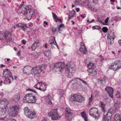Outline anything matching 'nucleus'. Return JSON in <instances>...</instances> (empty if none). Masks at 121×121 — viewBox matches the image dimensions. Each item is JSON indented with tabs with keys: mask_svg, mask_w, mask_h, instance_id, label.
I'll return each mask as SVG.
<instances>
[{
	"mask_svg": "<svg viewBox=\"0 0 121 121\" xmlns=\"http://www.w3.org/2000/svg\"><path fill=\"white\" fill-rule=\"evenodd\" d=\"M80 50L81 52H82L85 54H86L87 53V52L86 48L85 47V45L83 43H81Z\"/></svg>",
	"mask_w": 121,
	"mask_h": 121,
	"instance_id": "nucleus-16",
	"label": "nucleus"
},
{
	"mask_svg": "<svg viewBox=\"0 0 121 121\" xmlns=\"http://www.w3.org/2000/svg\"><path fill=\"white\" fill-rule=\"evenodd\" d=\"M100 56L101 57L100 58V61L101 62H102L104 60V58H103V57L101 55H100L99 56Z\"/></svg>",
	"mask_w": 121,
	"mask_h": 121,
	"instance_id": "nucleus-51",
	"label": "nucleus"
},
{
	"mask_svg": "<svg viewBox=\"0 0 121 121\" xmlns=\"http://www.w3.org/2000/svg\"><path fill=\"white\" fill-rule=\"evenodd\" d=\"M108 29L107 27H104L102 28V30L105 33H106L108 31Z\"/></svg>",
	"mask_w": 121,
	"mask_h": 121,
	"instance_id": "nucleus-38",
	"label": "nucleus"
},
{
	"mask_svg": "<svg viewBox=\"0 0 121 121\" xmlns=\"http://www.w3.org/2000/svg\"><path fill=\"white\" fill-rule=\"evenodd\" d=\"M121 67V61L120 60H116L112 63L109 66V69H112L115 71Z\"/></svg>",
	"mask_w": 121,
	"mask_h": 121,
	"instance_id": "nucleus-9",
	"label": "nucleus"
},
{
	"mask_svg": "<svg viewBox=\"0 0 121 121\" xmlns=\"http://www.w3.org/2000/svg\"><path fill=\"white\" fill-rule=\"evenodd\" d=\"M75 13L76 12L73 9L71 11H70L69 13L68 20L69 21L72 17H74L75 14Z\"/></svg>",
	"mask_w": 121,
	"mask_h": 121,
	"instance_id": "nucleus-19",
	"label": "nucleus"
},
{
	"mask_svg": "<svg viewBox=\"0 0 121 121\" xmlns=\"http://www.w3.org/2000/svg\"><path fill=\"white\" fill-rule=\"evenodd\" d=\"M34 10L31 9V6H26L24 10H22L21 13L26 17L27 19L29 20L31 19L33 14L34 13Z\"/></svg>",
	"mask_w": 121,
	"mask_h": 121,
	"instance_id": "nucleus-3",
	"label": "nucleus"
},
{
	"mask_svg": "<svg viewBox=\"0 0 121 121\" xmlns=\"http://www.w3.org/2000/svg\"><path fill=\"white\" fill-rule=\"evenodd\" d=\"M49 43H50V46L52 48H53L55 45H56L57 47L58 46V45L56 42L54 37H53L52 40H49Z\"/></svg>",
	"mask_w": 121,
	"mask_h": 121,
	"instance_id": "nucleus-18",
	"label": "nucleus"
},
{
	"mask_svg": "<svg viewBox=\"0 0 121 121\" xmlns=\"http://www.w3.org/2000/svg\"><path fill=\"white\" fill-rule=\"evenodd\" d=\"M118 43L119 45L121 46V40H119L118 41Z\"/></svg>",
	"mask_w": 121,
	"mask_h": 121,
	"instance_id": "nucleus-59",
	"label": "nucleus"
},
{
	"mask_svg": "<svg viewBox=\"0 0 121 121\" xmlns=\"http://www.w3.org/2000/svg\"><path fill=\"white\" fill-rule=\"evenodd\" d=\"M52 16L54 20L56 22H57V16L53 12H52Z\"/></svg>",
	"mask_w": 121,
	"mask_h": 121,
	"instance_id": "nucleus-31",
	"label": "nucleus"
},
{
	"mask_svg": "<svg viewBox=\"0 0 121 121\" xmlns=\"http://www.w3.org/2000/svg\"><path fill=\"white\" fill-rule=\"evenodd\" d=\"M98 0H93V2L94 4H96L97 3Z\"/></svg>",
	"mask_w": 121,
	"mask_h": 121,
	"instance_id": "nucleus-52",
	"label": "nucleus"
},
{
	"mask_svg": "<svg viewBox=\"0 0 121 121\" xmlns=\"http://www.w3.org/2000/svg\"><path fill=\"white\" fill-rule=\"evenodd\" d=\"M22 43L23 44H25L26 43V41L24 39H23L22 40Z\"/></svg>",
	"mask_w": 121,
	"mask_h": 121,
	"instance_id": "nucleus-56",
	"label": "nucleus"
},
{
	"mask_svg": "<svg viewBox=\"0 0 121 121\" xmlns=\"http://www.w3.org/2000/svg\"><path fill=\"white\" fill-rule=\"evenodd\" d=\"M22 5H23L22 4H20V9H18V12L21 9H22Z\"/></svg>",
	"mask_w": 121,
	"mask_h": 121,
	"instance_id": "nucleus-57",
	"label": "nucleus"
},
{
	"mask_svg": "<svg viewBox=\"0 0 121 121\" xmlns=\"http://www.w3.org/2000/svg\"><path fill=\"white\" fill-rule=\"evenodd\" d=\"M44 54L45 56L47 57L51 56V50L49 49L45 50L44 52Z\"/></svg>",
	"mask_w": 121,
	"mask_h": 121,
	"instance_id": "nucleus-25",
	"label": "nucleus"
},
{
	"mask_svg": "<svg viewBox=\"0 0 121 121\" xmlns=\"http://www.w3.org/2000/svg\"><path fill=\"white\" fill-rule=\"evenodd\" d=\"M33 55L34 56L35 58H36L38 57V54L36 52H35Z\"/></svg>",
	"mask_w": 121,
	"mask_h": 121,
	"instance_id": "nucleus-45",
	"label": "nucleus"
},
{
	"mask_svg": "<svg viewBox=\"0 0 121 121\" xmlns=\"http://www.w3.org/2000/svg\"><path fill=\"white\" fill-rule=\"evenodd\" d=\"M70 100L81 103L84 101V98L79 94L76 93L71 95Z\"/></svg>",
	"mask_w": 121,
	"mask_h": 121,
	"instance_id": "nucleus-5",
	"label": "nucleus"
},
{
	"mask_svg": "<svg viewBox=\"0 0 121 121\" xmlns=\"http://www.w3.org/2000/svg\"><path fill=\"white\" fill-rule=\"evenodd\" d=\"M87 7L91 9L92 8V6L91 4H88L87 5Z\"/></svg>",
	"mask_w": 121,
	"mask_h": 121,
	"instance_id": "nucleus-55",
	"label": "nucleus"
},
{
	"mask_svg": "<svg viewBox=\"0 0 121 121\" xmlns=\"http://www.w3.org/2000/svg\"><path fill=\"white\" fill-rule=\"evenodd\" d=\"M97 21L98 22L101 23H102L103 25H106V24L104 23L103 22L101 19H100V17H98L97 18Z\"/></svg>",
	"mask_w": 121,
	"mask_h": 121,
	"instance_id": "nucleus-32",
	"label": "nucleus"
},
{
	"mask_svg": "<svg viewBox=\"0 0 121 121\" xmlns=\"http://www.w3.org/2000/svg\"><path fill=\"white\" fill-rule=\"evenodd\" d=\"M95 20H94V19H93L91 21H90V23H92V22H95Z\"/></svg>",
	"mask_w": 121,
	"mask_h": 121,
	"instance_id": "nucleus-61",
	"label": "nucleus"
},
{
	"mask_svg": "<svg viewBox=\"0 0 121 121\" xmlns=\"http://www.w3.org/2000/svg\"><path fill=\"white\" fill-rule=\"evenodd\" d=\"M78 79L80 80V81H81V82L83 83L84 85H87V83L86 81H84L83 80H82L80 78H78Z\"/></svg>",
	"mask_w": 121,
	"mask_h": 121,
	"instance_id": "nucleus-42",
	"label": "nucleus"
},
{
	"mask_svg": "<svg viewBox=\"0 0 121 121\" xmlns=\"http://www.w3.org/2000/svg\"><path fill=\"white\" fill-rule=\"evenodd\" d=\"M1 116H3L6 113V110L5 109H3L0 112Z\"/></svg>",
	"mask_w": 121,
	"mask_h": 121,
	"instance_id": "nucleus-35",
	"label": "nucleus"
},
{
	"mask_svg": "<svg viewBox=\"0 0 121 121\" xmlns=\"http://www.w3.org/2000/svg\"><path fill=\"white\" fill-rule=\"evenodd\" d=\"M20 98V96L18 94H15L14 96H13V100L15 102H17L19 99Z\"/></svg>",
	"mask_w": 121,
	"mask_h": 121,
	"instance_id": "nucleus-22",
	"label": "nucleus"
},
{
	"mask_svg": "<svg viewBox=\"0 0 121 121\" xmlns=\"http://www.w3.org/2000/svg\"><path fill=\"white\" fill-rule=\"evenodd\" d=\"M92 28L94 30L95 29L99 30V29H101V27L97 25L93 26L92 27Z\"/></svg>",
	"mask_w": 121,
	"mask_h": 121,
	"instance_id": "nucleus-36",
	"label": "nucleus"
},
{
	"mask_svg": "<svg viewBox=\"0 0 121 121\" xmlns=\"http://www.w3.org/2000/svg\"><path fill=\"white\" fill-rule=\"evenodd\" d=\"M107 79V78L106 77H104L102 79H98V83L101 85L104 84L106 83Z\"/></svg>",
	"mask_w": 121,
	"mask_h": 121,
	"instance_id": "nucleus-20",
	"label": "nucleus"
},
{
	"mask_svg": "<svg viewBox=\"0 0 121 121\" xmlns=\"http://www.w3.org/2000/svg\"><path fill=\"white\" fill-rule=\"evenodd\" d=\"M91 10L93 11H97V10L95 7L93 8L92 7L91 9Z\"/></svg>",
	"mask_w": 121,
	"mask_h": 121,
	"instance_id": "nucleus-47",
	"label": "nucleus"
},
{
	"mask_svg": "<svg viewBox=\"0 0 121 121\" xmlns=\"http://www.w3.org/2000/svg\"><path fill=\"white\" fill-rule=\"evenodd\" d=\"M7 121H17L15 119H10L9 120H7Z\"/></svg>",
	"mask_w": 121,
	"mask_h": 121,
	"instance_id": "nucleus-54",
	"label": "nucleus"
},
{
	"mask_svg": "<svg viewBox=\"0 0 121 121\" xmlns=\"http://www.w3.org/2000/svg\"><path fill=\"white\" fill-rule=\"evenodd\" d=\"M17 55L18 56H20L21 55V54L19 52H18L17 53Z\"/></svg>",
	"mask_w": 121,
	"mask_h": 121,
	"instance_id": "nucleus-64",
	"label": "nucleus"
},
{
	"mask_svg": "<svg viewBox=\"0 0 121 121\" xmlns=\"http://www.w3.org/2000/svg\"><path fill=\"white\" fill-rule=\"evenodd\" d=\"M87 66L89 69H91V70L94 69L95 67V65L94 64L93 62H90L87 64Z\"/></svg>",
	"mask_w": 121,
	"mask_h": 121,
	"instance_id": "nucleus-21",
	"label": "nucleus"
},
{
	"mask_svg": "<svg viewBox=\"0 0 121 121\" xmlns=\"http://www.w3.org/2000/svg\"><path fill=\"white\" fill-rule=\"evenodd\" d=\"M3 79L4 80V83L7 84L10 83L13 80V75L10 71L6 69L3 70Z\"/></svg>",
	"mask_w": 121,
	"mask_h": 121,
	"instance_id": "nucleus-2",
	"label": "nucleus"
},
{
	"mask_svg": "<svg viewBox=\"0 0 121 121\" xmlns=\"http://www.w3.org/2000/svg\"><path fill=\"white\" fill-rule=\"evenodd\" d=\"M76 10L77 12H78L79 11L80 9L79 8H76Z\"/></svg>",
	"mask_w": 121,
	"mask_h": 121,
	"instance_id": "nucleus-62",
	"label": "nucleus"
},
{
	"mask_svg": "<svg viewBox=\"0 0 121 121\" xmlns=\"http://www.w3.org/2000/svg\"><path fill=\"white\" fill-rule=\"evenodd\" d=\"M31 67L29 66H26L24 67L23 69V73H25L26 74L28 72L29 70L30 69Z\"/></svg>",
	"mask_w": 121,
	"mask_h": 121,
	"instance_id": "nucleus-24",
	"label": "nucleus"
},
{
	"mask_svg": "<svg viewBox=\"0 0 121 121\" xmlns=\"http://www.w3.org/2000/svg\"><path fill=\"white\" fill-rule=\"evenodd\" d=\"M52 31L53 33H54L56 31V28L53 27L52 28Z\"/></svg>",
	"mask_w": 121,
	"mask_h": 121,
	"instance_id": "nucleus-48",
	"label": "nucleus"
},
{
	"mask_svg": "<svg viewBox=\"0 0 121 121\" xmlns=\"http://www.w3.org/2000/svg\"><path fill=\"white\" fill-rule=\"evenodd\" d=\"M92 69L91 70V69H88V71L89 73V75H90L94 76L97 73L96 71Z\"/></svg>",
	"mask_w": 121,
	"mask_h": 121,
	"instance_id": "nucleus-23",
	"label": "nucleus"
},
{
	"mask_svg": "<svg viewBox=\"0 0 121 121\" xmlns=\"http://www.w3.org/2000/svg\"><path fill=\"white\" fill-rule=\"evenodd\" d=\"M108 40V43L110 45H112L113 43V40H111V39L110 38H107Z\"/></svg>",
	"mask_w": 121,
	"mask_h": 121,
	"instance_id": "nucleus-33",
	"label": "nucleus"
},
{
	"mask_svg": "<svg viewBox=\"0 0 121 121\" xmlns=\"http://www.w3.org/2000/svg\"><path fill=\"white\" fill-rule=\"evenodd\" d=\"M81 114L82 117L84 118L85 121H87V118L86 116L85 112L83 111L81 113Z\"/></svg>",
	"mask_w": 121,
	"mask_h": 121,
	"instance_id": "nucleus-28",
	"label": "nucleus"
},
{
	"mask_svg": "<svg viewBox=\"0 0 121 121\" xmlns=\"http://www.w3.org/2000/svg\"><path fill=\"white\" fill-rule=\"evenodd\" d=\"M120 102L118 101H117L114 104V108L116 110H117L119 108Z\"/></svg>",
	"mask_w": 121,
	"mask_h": 121,
	"instance_id": "nucleus-26",
	"label": "nucleus"
},
{
	"mask_svg": "<svg viewBox=\"0 0 121 121\" xmlns=\"http://www.w3.org/2000/svg\"><path fill=\"white\" fill-rule=\"evenodd\" d=\"M37 47V43H36L35 42L31 46V48L32 50L33 51H34Z\"/></svg>",
	"mask_w": 121,
	"mask_h": 121,
	"instance_id": "nucleus-30",
	"label": "nucleus"
},
{
	"mask_svg": "<svg viewBox=\"0 0 121 121\" xmlns=\"http://www.w3.org/2000/svg\"><path fill=\"white\" fill-rule=\"evenodd\" d=\"M58 20L60 22H62V21L60 19H59L58 18H57V20Z\"/></svg>",
	"mask_w": 121,
	"mask_h": 121,
	"instance_id": "nucleus-63",
	"label": "nucleus"
},
{
	"mask_svg": "<svg viewBox=\"0 0 121 121\" xmlns=\"http://www.w3.org/2000/svg\"><path fill=\"white\" fill-rule=\"evenodd\" d=\"M89 114L91 116L95 118L96 119L98 118L99 116V114L98 112L97 109L95 107L91 108L89 111Z\"/></svg>",
	"mask_w": 121,
	"mask_h": 121,
	"instance_id": "nucleus-10",
	"label": "nucleus"
},
{
	"mask_svg": "<svg viewBox=\"0 0 121 121\" xmlns=\"http://www.w3.org/2000/svg\"><path fill=\"white\" fill-rule=\"evenodd\" d=\"M19 109V106L17 105L11 107L9 110V114L12 116H16L17 114L18 111Z\"/></svg>",
	"mask_w": 121,
	"mask_h": 121,
	"instance_id": "nucleus-8",
	"label": "nucleus"
},
{
	"mask_svg": "<svg viewBox=\"0 0 121 121\" xmlns=\"http://www.w3.org/2000/svg\"><path fill=\"white\" fill-rule=\"evenodd\" d=\"M3 36V32L1 31H0V39H3L2 37Z\"/></svg>",
	"mask_w": 121,
	"mask_h": 121,
	"instance_id": "nucleus-50",
	"label": "nucleus"
},
{
	"mask_svg": "<svg viewBox=\"0 0 121 121\" xmlns=\"http://www.w3.org/2000/svg\"><path fill=\"white\" fill-rule=\"evenodd\" d=\"M105 90L107 91L109 96L111 98H113V89L111 87L107 86L105 88Z\"/></svg>",
	"mask_w": 121,
	"mask_h": 121,
	"instance_id": "nucleus-13",
	"label": "nucleus"
},
{
	"mask_svg": "<svg viewBox=\"0 0 121 121\" xmlns=\"http://www.w3.org/2000/svg\"><path fill=\"white\" fill-rule=\"evenodd\" d=\"M4 35L5 37H6L9 36H10L11 34H10V32H9L6 31L4 33Z\"/></svg>",
	"mask_w": 121,
	"mask_h": 121,
	"instance_id": "nucleus-34",
	"label": "nucleus"
},
{
	"mask_svg": "<svg viewBox=\"0 0 121 121\" xmlns=\"http://www.w3.org/2000/svg\"><path fill=\"white\" fill-rule=\"evenodd\" d=\"M92 94H91V97L89 99L88 104H90V103L92 102Z\"/></svg>",
	"mask_w": 121,
	"mask_h": 121,
	"instance_id": "nucleus-41",
	"label": "nucleus"
},
{
	"mask_svg": "<svg viewBox=\"0 0 121 121\" xmlns=\"http://www.w3.org/2000/svg\"><path fill=\"white\" fill-rule=\"evenodd\" d=\"M81 1V0H76L75 1V4L76 5H80Z\"/></svg>",
	"mask_w": 121,
	"mask_h": 121,
	"instance_id": "nucleus-39",
	"label": "nucleus"
},
{
	"mask_svg": "<svg viewBox=\"0 0 121 121\" xmlns=\"http://www.w3.org/2000/svg\"><path fill=\"white\" fill-rule=\"evenodd\" d=\"M120 117L119 116V114H116L114 117V121H121Z\"/></svg>",
	"mask_w": 121,
	"mask_h": 121,
	"instance_id": "nucleus-27",
	"label": "nucleus"
},
{
	"mask_svg": "<svg viewBox=\"0 0 121 121\" xmlns=\"http://www.w3.org/2000/svg\"><path fill=\"white\" fill-rule=\"evenodd\" d=\"M60 92H61V93H60V95L62 96V95H63L64 92L61 90H60Z\"/></svg>",
	"mask_w": 121,
	"mask_h": 121,
	"instance_id": "nucleus-53",
	"label": "nucleus"
},
{
	"mask_svg": "<svg viewBox=\"0 0 121 121\" xmlns=\"http://www.w3.org/2000/svg\"><path fill=\"white\" fill-rule=\"evenodd\" d=\"M109 18V17H107L106 19L104 21V22L105 23H108V20Z\"/></svg>",
	"mask_w": 121,
	"mask_h": 121,
	"instance_id": "nucleus-49",
	"label": "nucleus"
},
{
	"mask_svg": "<svg viewBox=\"0 0 121 121\" xmlns=\"http://www.w3.org/2000/svg\"><path fill=\"white\" fill-rule=\"evenodd\" d=\"M109 113L110 114V113L109 112H108L106 115H104L103 116V121H110V120H109V119H107L108 115Z\"/></svg>",
	"mask_w": 121,
	"mask_h": 121,
	"instance_id": "nucleus-29",
	"label": "nucleus"
},
{
	"mask_svg": "<svg viewBox=\"0 0 121 121\" xmlns=\"http://www.w3.org/2000/svg\"><path fill=\"white\" fill-rule=\"evenodd\" d=\"M3 100L4 101V102H5V105H7L8 104V100L6 98H4Z\"/></svg>",
	"mask_w": 121,
	"mask_h": 121,
	"instance_id": "nucleus-43",
	"label": "nucleus"
},
{
	"mask_svg": "<svg viewBox=\"0 0 121 121\" xmlns=\"http://www.w3.org/2000/svg\"><path fill=\"white\" fill-rule=\"evenodd\" d=\"M57 108L52 109L48 113V116L52 117L51 119L53 120H57L60 117L57 113Z\"/></svg>",
	"mask_w": 121,
	"mask_h": 121,
	"instance_id": "nucleus-7",
	"label": "nucleus"
},
{
	"mask_svg": "<svg viewBox=\"0 0 121 121\" xmlns=\"http://www.w3.org/2000/svg\"><path fill=\"white\" fill-rule=\"evenodd\" d=\"M34 87L38 89L44 91L46 90V86L44 84L42 83L41 82H38Z\"/></svg>",
	"mask_w": 121,
	"mask_h": 121,
	"instance_id": "nucleus-12",
	"label": "nucleus"
},
{
	"mask_svg": "<svg viewBox=\"0 0 121 121\" xmlns=\"http://www.w3.org/2000/svg\"><path fill=\"white\" fill-rule=\"evenodd\" d=\"M48 104H51L52 103V101L50 100H48Z\"/></svg>",
	"mask_w": 121,
	"mask_h": 121,
	"instance_id": "nucleus-58",
	"label": "nucleus"
},
{
	"mask_svg": "<svg viewBox=\"0 0 121 121\" xmlns=\"http://www.w3.org/2000/svg\"><path fill=\"white\" fill-rule=\"evenodd\" d=\"M64 25L63 24H61L58 27V30L59 31L60 28L62 27H64Z\"/></svg>",
	"mask_w": 121,
	"mask_h": 121,
	"instance_id": "nucleus-46",
	"label": "nucleus"
},
{
	"mask_svg": "<svg viewBox=\"0 0 121 121\" xmlns=\"http://www.w3.org/2000/svg\"><path fill=\"white\" fill-rule=\"evenodd\" d=\"M24 112L25 115L28 117L32 119L35 115V113H33L29 110L27 107H25L24 109Z\"/></svg>",
	"mask_w": 121,
	"mask_h": 121,
	"instance_id": "nucleus-11",
	"label": "nucleus"
},
{
	"mask_svg": "<svg viewBox=\"0 0 121 121\" xmlns=\"http://www.w3.org/2000/svg\"><path fill=\"white\" fill-rule=\"evenodd\" d=\"M15 25L16 27L20 28V29L22 30L25 31H26V28H27V25L26 24L18 23Z\"/></svg>",
	"mask_w": 121,
	"mask_h": 121,
	"instance_id": "nucleus-15",
	"label": "nucleus"
},
{
	"mask_svg": "<svg viewBox=\"0 0 121 121\" xmlns=\"http://www.w3.org/2000/svg\"><path fill=\"white\" fill-rule=\"evenodd\" d=\"M33 95L32 93H28L24 97V99L26 100L28 103H34L36 101V99Z\"/></svg>",
	"mask_w": 121,
	"mask_h": 121,
	"instance_id": "nucleus-6",
	"label": "nucleus"
},
{
	"mask_svg": "<svg viewBox=\"0 0 121 121\" xmlns=\"http://www.w3.org/2000/svg\"><path fill=\"white\" fill-rule=\"evenodd\" d=\"M101 106L102 107V109L103 111H105V105L104 104V103L102 102H100Z\"/></svg>",
	"mask_w": 121,
	"mask_h": 121,
	"instance_id": "nucleus-37",
	"label": "nucleus"
},
{
	"mask_svg": "<svg viewBox=\"0 0 121 121\" xmlns=\"http://www.w3.org/2000/svg\"><path fill=\"white\" fill-rule=\"evenodd\" d=\"M46 66V65L45 64L32 67L31 72L33 74L35 75L39 74L45 68Z\"/></svg>",
	"mask_w": 121,
	"mask_h": 121,
	"instance_id": "nucleus-4",
	"label": "nucleus"
},
{
	"mask_svg": "<svg viewBox=\"0 0 121 121\" xmlns=\"http://www.w3.org/2000/svg\"><path fill=\"white\" fill-rule=\"evenodd\" d=\"M80 16L83 18H84L85 17V16H84L83 15H80Z\"/></svg>",
	"mask_w": 121,
	"mask_h": 121,
	"instance_id": "nucleus-60",
	"label": "nucleus"
},
{
	"mask_svg": "<svg viewBox=\"0 0 121 121\" xmlns=\"http://www.w3.org/2000/svg\"><path fill=\"white\" fill-rule=\"evenodd\" d=\"M5 38L6 39V40H7V41L8 43L9 42L11 39V35L10 36H7Z\"/></svg>",
	"mask_w": 121,
	"mask_h": 121,
	"instance_id": "nucleus-40",
	"label": "nucleus"
},
{
	"mask_svg": "<svg viewBox=\"0 0 121 121\" xmlns=\"http://www.w3.org/2000/svg\"><path fill=\"white\" fill-rule=\"evenodd\" d=\"M65 115L66 118L68 120H70L72 117V113L71 112L70 110L69 109L65 110Z\"/></svg>",
	"mask_w": 121,
	"mask_h": 121,
	"instance_id": "nucleus-14",
	"label": "nucleus"
},
{
	"mask_svg": "<svg viewBox=\"0 0 121 121\" xmlns=\"http://www.w3.org/2000/svg\"><path fill=\"white\" fill-rule=\"evenodd\" d=\"M26 91H32L33 92H34V93H36V94H37V93L36 92V91L32 89H30V88H29L27 89L26 90Z\"/></svg>",
	"mask_w": 121,
	"mask_h": 121,
	"instance_id": "nucleus-44",
	"label": "nucleus"
},
{
	"mask_svg": "<svg viewBox=\"0 0 121 121\" xmlns=\"http://www.w3.org/2000/svg\"><path fill=\"white\" fill-rule=\"evenodd\" d=\"M64 64H62L60 62L57 63L52 64L51 68L52 67L54 69V68H57L58 70L61 72L65 67L66 75L68 78H72L75 72L74 68L72 66H68V65H65L64 67Z\"/></svg>",
	"mask_w": 121,
	"mask_h": 121,
	"instance_id": "nucleus-1",
	"label": "nucleus"
},
{
	"mask_svg": "<svg viewBox=\"0 0 121 121\" xmlns=\"http://www.w3.org/2000/svg\"><path fill=\"white\" fill-rule=\"evenodd\" d=\"M112 30H110L108 32L107 38H110L114 40L115 39V34L113 32H112Z\"/></svg>",
	"mask_w": 121,
	"mask_h": 121,
	"instance_id": "nucleus-17",
	"label": "nucleus"
}]
</instances>
